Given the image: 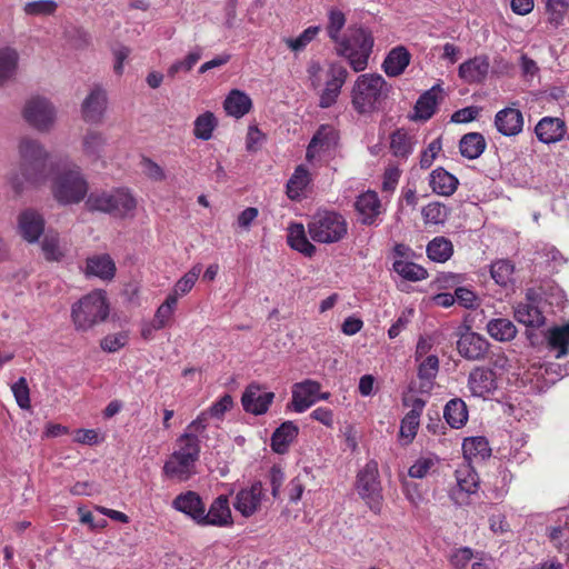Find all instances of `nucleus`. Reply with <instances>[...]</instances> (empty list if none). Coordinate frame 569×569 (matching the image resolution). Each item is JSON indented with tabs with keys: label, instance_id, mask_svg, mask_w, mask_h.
<instances>
[{
	"label": "nucleus",
	"instance_id": "nucleus-1",
	"mask_svg": "<svg viewBox=\"0 0 569 569\" xmlns=\"http://www.w3.org/2000/svg\"><path fill=\"white\" fill-rule=\"evenodd\" d=\"M17 154V164L8 171L6 181L13 194L20 197L30 189L44 186L54 168L50 162V152L36 138H20Z\"/></svg>",
	"mask_w": 569,
	"mask_h": 569
},
{
	"label": "nucleus",
	"instance_id": "nucleus-2",
	"mask_svg": "<svg viewBox=\"0 0 569 569\" xmlns=\"http://www.w3.org/2000/svg\"><path fill=\"white\" fill-rule=\"evenodd\" d=\"M88 191V180L78 164L63 163L56 168L51 193L59 204H78L86 199Z\"/></svg>",
	"mask_w": 569,
	"mask_h": 569
},
{
	"label": "nucleus",
	"instance_id": "nucleus-3",
	"mask_svg": "<svg viewBox=\"0 0 569 569\" xmlns=\"http://www.w3.org/2000/svg\"><path fill=\"white\" fill-rule=\"evenodd\" d=\"M200 456V441L193 432H184L177 439V449L163 466V475L183 482L196 475V462Z\"/></svg>",
	"mask_w": 569,
	"mask_h": 569
},
{
	"label": "nucleus",
	"instance_id": "nucleus-4",
	"mask_svg": "<svg viewBox=\"0 0 569 569\" xmlns=\"http://www.w3.org/2000/svg\"><path fill=\"white\" fill-rule=\"evenodd\" d=\"M391 87L378 73H365L357 78L351 90V103L360 114L378 111L388 98Z\"/></svg>",
	"mask_w": 569,
	"mask_h": 569
},
{
	"label": "nucleus",
	"instance_id": "nucleus-5",
	"mask_svg": "<svg viewBox=\"0 0 569 569\" xmlns=\"http://www.w3.org/2000/svg\"><path fill=\"white\" fill-rule=\"evenodd\" d=\"M110 312L106 292L93 290L71 307V319L78 331H88L106 321Z\"/></svg>",
	"mask_w": 569,
	"mask_h": 569
},
{
	"label": "nucleus",
	"instance_id": "nucleus-6",
	"mask_svg": "<svg viewBox=\"0 0 569 569\" xmlns=\"http://www.w3.org/2000/svg\"><path fill=\"white\" fill-rule=\"evenodd\" d=\"M372 47L371 32L362 27H352L349 28L348 34L338 42L336 50L339 56L348 60L353 71L360 72L368 67Z\"/></svg>",
	"mask_w": 569,
	"mask_h": 569
},
{
	"label": "nucleus",
	"instance_id": "nucleus-7",
	"mask_svg": "<svg viewBox=\"0 0 569 569\" xmlns=\"http://www.w3.org/2000/svg\"><path fill=\"white\" fill-rule=\"evenodd\" d=\"M310 238L318 243H336L341 241L348 232L346 218L333 210H317L308 221Z\"/></svg>",
	"mask_w": 569,
	"mask_h": 569
},
{
	"label": "nucleus",
	"instance_id": "nucleus-8",
	"mask_svg": "<svg viewBox=\"0 0 569 569\" xmlns=\"http://www.w3.org/2000/svg\"><path fill=\"white\" fill-rule=\"evenodd\" d=\"M89 211H100L117 218H124L137 207V200L126 188L109 191H93L86 200Z\"/></svg>",
	"mask_w": 569,
	"mask_h": 569
},
{
	"label": "nucleus",
	"instance_id": "nucleus-9",
	"mask_svg": "<svg viewBox=\"0 0 569 569\" xmlns=\"http://www.w3.org/2000/svg\"><path fill=\"white\" fill-rule=\"evenodd\" d=\"M357 491L375 513L382 507V488L379 480L378 463L373 460L366 463L357 476Z\"/></svg>",
	"mask_w": 569,
	"mask_h": 569
},
{
	"label": "nucleus",
	"instance_id": "nucleus-10",
	"mask_svg": "<svg viewBox=\"0 0 569 569\" xmlns=\"http://www.w3.org/2000/svg\"><path fill=\"white\" fill-rule=\"evenodd\" d=\"M23 119L38 131H48L56 120V110L52 103L41 97L29 99L22 110Z\"/></svg>",
	"mask_w": 569,
	"mask_h": 569
},
{
	"label": "nucleus",
	"instance_id": "nucleus-11",
	"mask_svg": "<svg viewBox=\"0 0 569 569\" xmlns=\"http://www.w3.org/2000/svg\"><path fill=\"white\" fill-rule=\"evenodd\" d=\"M455 475L457 488L450 491V498L458 506L467 505L469 496L478 491L479 477L469 461L461 463Z\"/></svg>",
	"mask_w": 569,
	"mask_h": 569
},
{
	"label": "nucleus",
	"instance_id": "nucleus-12",
	"mask_svg": "<svg viewBox=\"0 0 569 569\" xmlns=\"http://www.w3.org/2000/svg\"><path fill=\"white\" fill-rule=\"evenodd\" d=\"M348 77V70L340 63H330L327 71L326 87L320 94L319 106L329 108L336 103L341 88Z\"/></svg>",
	"mask_w": 569,
	"mask_h": 569
},
{
	"label": "nucleus",
	"instance_id": "nucleus-13",
	"mask_svg": "<svg viewBox=\"0 0 569 569\" xmlns=\"http://www.w3.org/2000/svg\"><path fill=\"white\" fill-rule=\"evenodd\" d=\"M43 216L33 208H27L18 216V230L21 237L30 242H37L44 232Z\"/></svg>",
	"mask_w": 569,
	"mask_h": 569
},
{
	"label": "nucleus",
	"instance_id": "nucleus-14",
	"mask_svg": "<svg viewBox=\"0 0 569 569\" xmlns=\"http://www.w3.org/2000/svg\"><path fill=\"white\" fill-rule=\"evenodd\" d=\"M107 92L100 86H94L81 104L82 118L89 123L101 122L107 109Z\"/></svg>",
	"mask_w": 569,
	"mask_h": 569
},
{
	"label": "nucleus",
	"instance_id": "nucleus-15",
	"mask_svg": "<svg viewBox=\"0 0 569 569\" xmlns=\"http://www.w3.org/2000/svg\"><path fill=\"white\" fill-rule=\"evenodd\" d=\"M262 497V483L260 481H256L249 488L241 489L237 493L233 507L243 517H251L259 510Z\"/></svg>",
	"mask_w": 569,
	"mask_h": 569
},
{
	"label": "nucleus",
	"instance_id": "nucleus-16",
	"mask_svg": "<svg viewBox=\"0 0 569 569\" xmlns=\"http://www.w3.org/2000/svg\"><path fill=\"white\" fill-rule=\"evenodd\" d=\"M321 385L318 381L307 379L292 386V407L296 412H303L316 401Z\"/></svg>",
	"mask_w": 569,
	"mask_h": 569
},
{
	"label": "nucleus",
	"instance_id": "nucleus-17",
	"mask_svg": "<svg viewBox=\"0 0 569 569\" xmlns=\"http://www.w3.org/2000/svg\"><path fill=\"white\" fill-rule=\"evenodd\" d=\"M273 398V392H261L260 386L252 383L246 388L241 403L247 412L259 416L267 412Z\"/></svg>",
	"mask_w": 569,
	"mask_h": 569
},
{
	"label": "nucleus",
	"instance_id": "nucleus-18",
	"mask_svg": "<svg viewBox=\"0 0 569 569\" xmlns=\"http://www.w3.org/2000/svg\"><path fill=\"white\" fill-rule=\"evenodd\" d=\"M439 371V359L435 355L425 358L418 366V383L411 382L410 390L429 395Z\"/></svg>",
	"mask_w": 569,
	"mask_h": 569
},
{
	"label": "nucleus",
	"instance_id": "nucleus-19",
	"mask_svg": "<svg viewBox=\"0 0 569 569\" xmlns=\"http://www.w3.org/2000/svg\"><path fill=\"white\" fill-rule=\"evenodd\" d=\"M495 127L506 137L517 136L522 131L523 116L519 109L505 108L496 113Z\"/></svg>",
	"mask_w": 569,
	"mask_h": 569
},
{
	"label": "nucleus",
	"instance_id": "nucleus-20",
	"mask_svg": "<svg viewBox=\"0 0 569 569\" xmlns=\"http://www.w3.org/2000/svg\"><path fill=\"white\" fill-rule=\"evenodd\" d=\"M355 208L360 216V222L362 224H375L378 216L381 213V203L378 193L371 190L361 193L355 202Z\"/></svg>",
	"mask_w": 569,
	"mask_h": 569
},
{
	"label": "nucleus",
	"instance_id": "nucleus-21",
	"mask_svg": "<svg viewBox=\"0 0 569 569\" xmlns=\"http://www.w3.org/2000/svg\"><path fill=\"white\" fill-rule=\"evenodd\" d=\"M232 523L231 510L227 496H219L211 503L208 512L203 511L201 526L224 527Z\"/></svg>",
	"mask_w": 569,
	"mask_h": 569
},
{
	"label": "nucleus",
	"instance_id": "nucleus-22",
	"mask_svg": "<svg viewBox=\"0 0 569 569\" xmlns=\"http://www.w3.org/2000/svg\"><path fill=\"white\" fill-rule=\"evenodd\" d=\"M172 507L176 510L189 516L192 520L201 526L204 503L197 492L187 491L184 493L178 495L172 501Z\"/></svg>",
	"mask_w": 569,
	"mask_h": 569
},
{
	"label": "nucleus",
	"instance_id": "nucleus-23",
	"mask_svg": "<svg viewBox=\"0 0 569 569\" xmlns=\"http://www.w3.org/2000/svg\"><path fill=\"white\" fill-rule=\"evenodd\" d=\"M488 346V341L475 332L461 336L457 343L460 356L468 360H480L485 358Z\"/></svg>",
	"mask_w": 569,
	"mask_h": 569
},
{
	"label": "nucleus",
	"instance_id": "nucleus-24",
	"mask_svg": "<svg viewBox=\"0 0 569 569\" xmlns=\"http://www.w3.org/2000/svg\"><path fill=\"white\" fill-rule=\"evenodd\" d=\"M468 385L473 396L485 397L496 389L495 372L491 369L478 367L470 372Z\"/></svg>",
	"mask_w": 569,
	"mask_h": 569
},
{
	"label": "nucleus",
	"instance_id": "nucleus-25",
	"mask_svg": "<svg viewBox=\"0 0 569 569\" xmlns=\"http://www.w3.org/2000/svg\"><path fill=\"white\" fill-rule=\"evenodd\" d=\"M535 132L539 141L555 143L563 138L566 126L559 118L545 117L537 123Z\"/></svg>",
	"mask_w": 569,
	"mask_h": 569
},
{
	"label": "nucleus",
	"instance_id": "nucleus-26",
	"mask_svg": "<svg viewBox=\"0 0 569 569\" xmlns=\"http://www.w3.org/2000/svg\"><path fill=\"white\" fill-rule=\"evenodd\" d=\"M489 71V59L477 56L459 66V77L468 83H478L485 80Z\"/></svg>",
	"mask_w": 569,
	"mask_h": 569
},
{
	"label": "nucleus",
	"instance_id": "nucleus-27",
	"mask_svg": "<svg viewBox=\"0 0 569 569\" xmlns=\"http://www.w3.org/2000/svg\"><path fill=\"white\" fill-rule=\"evenodd\" d=\"M116 274V264L112 258L107 254H94L87 258L86 276L98 277L102 280H111Z\"/></svg>",
	"mask_w": 569,
	"mask_h": 569
},
{
	"label": "nucleus",
	"instance_id": "nucleus-28",
	"mask_svg": "<svg viewBox=\"0 0 569 569\" xmlns=\"http://www.w3.org/2000/svg\"><path fill=\"white\" fill-rule=\"evenodd\" d=\"M107 139L103 133L88 130L81 139L82 156L90 162H97L103 157Z\"/></svg>",
	"mask_w": 569,
	"mask_h": 569
},
{
	"label": "nucleus",
	"instance_id": "nucleus-29",
	"mask_svg": "<svg viewBox=\"0 0 569 569\" xmlns=\"http://www.w3.org/2000/svg\"><path fill=\"white\" fill-rule=\"evenodd\" d=\"M442 93L440 84L433 86L423 92L416 102L413 119L429 120L436 112L437 104Z\"/></svg>",
	"mask_w": 569,
	"mask_h": 569
},
{
	"label": "nucleus",
	"instance_id": "nucleus-30",
	"mask_svg": "<svg viewBox=\"0 0 569 569\" xmlns=\"http://www.w3.org/2000/svg\"><path fill=\"white\" fill-rule=\"evenodd\" d=\"M458 184L459 180L442 167H438L430 173L429 186L439 196L449 197L453 194Z\"/></svg>",
	"mask_w": 569,
	"mask_h": 569
},
{
	"label": "nucleus",
	"instance_id": "nucleus-31",
	"mask_svg": "<svg viewBox=\"0 0 569 569\" xmlns=\"http://www.w3.org/2000/svg\"><path fill=\"white\" fill-rule=\"evenodd\" d=\"M410 59V52L403 46H398L387 54L382 69L388 77H398L409 66Z\"/></svg>",
	"mask_w": 569,
	"mask_h": 569
},
{
	"label": "nucleus",
	"instance_id": "nucleus-32",
	"mask_svg": "<svg viewBox=\"0 0 569 569\" xmlns=\"http://www.w3.org/2000/svg\"><path fill=\"white\" fill-rule=\"evenodd\" d=\"M287 242L293 250L309 258L312 257L317 250L315 244L308 240L302 223L295 222L288 227Z\"/></svg>",
	"mask_w": 569,
	"mask_h": 569
},
{
	"label": "nucleus",
	"instance_id": "nucleus-33",
	"mask_svg": "<svg viewBox=\"0 0 569 569\" xmlns=\"http://www.w3.org/2000/svg\"><path fill=\"white\" fill-rule=\"evenodd\" d=\"M299 428L292 421H286L278 427L271 437V448L277 453L287 452L289 446L297 438Z\"/></svg>",
	"mask_w": 569,
	"mask_h": 569
},
{
	"label": "nucleus",
	"instance_id": "nucleus-34",
	"mask_svg": "<svg viewBox=\"0 0 569 569\" xmlns=\"http://www.w3.org/2000/svg\"><path fill=\"white\" fill-rule=\"evenodd\" d=\"M251 107L252 101L250 97L238 89L231 90L223 102L227 114L237 119L247 114Z\"/></svg>",
	"mask_w": 569,
	"mask_h": 569
},
{
	"label": "nucleus",
	"instance_id": "nucleus-35",
	"mask_svg": "<svg viewBox=\"0 0 569 569\" xmlns=\"http://www.w3.org/2000/svg\"><path fill=\"white\" fill-rule=\"evenodd\" d=\"M548 347L556 351V358L567 356L569 349V323L556 326L547 332Z\"/></svg>",
	"mask_w": 569,
	"mask_h": 569
},
{
	"label": "nucleus",
	"instance_id": "nucleus-36",
	"mask_svg": "<svg viewBox=\"0 0 569 569\" xmlns=\"http://www.w3.org/2000/svg\"><path fill=\"white\" fill-rule=\"evenodd\" d=\"M18 52L12 48L0 49V87L12 81L18 69Z\"/></svg>",
	"mask_w": 569,
	"mask_h": 569
},
{
	"label": "nucleus",
	"instance_id": "nucleus-37",
	"mask_svg": "<svg viewBox=\"0 0 569 569\" xmlns=\"http://www.w3.org/2000/svg\"><path fill=\"white\" fill-rule=\"evenodd\" d=\"M486 149L485 137L479 132H469L461 137L459 150L462 157L473 160L479 158Z\"/></svg>",
	"mask_w": 569,
	"mask_h": 569
},
{
	"label": "nucleus",
	"instance_id": "nucleus-38",
	"mask_svg": "<svg viewBox=\"0 0 569 569\" xmlns=\"http://www.w3.org/2000/svg\"><path fill=\"white\" fill-rule=\"evenodd\" d=\"M443 417L451 428H461L468 420V409L463 400L451 399L443 409Z\"/></svg>",
	"mask_w": 569,
	"mask_h": 569
},
{
	"label": "nucleus",
	"instance_id": "nucleus-39",
	"mask_svg": "<svg viewBox=\"0 0 569 569\" xmlns=\"http://www.w3.org/2000/svg\"><path fill=\"white\" fill-rule=\"evenodd\" d=\"M487 332L497 341H511L517 336L513 322L506 318L491 319L487 323Z\"/></svg>",
	"mask_w": 569,
	"mask_h": 569
},
{
	"label": "nucleus",
	"instance_id": "nucleus-40",
	"mask_svg": "<svg viewBox=\"0 0 569 569\" xmlns=\"http://www.w3.org/2000/svg\"><path fill=\"white\" fill-rule=\"evenodd\" d=\"M463 457L470 462L471 459L480 458L481 460L490 457L491 449L485 437L466 438L462 442Z\"/></svg>",
	"mask_w": 569,
	"mask_h": 569
},
{
	"label": "nucleus",
	"instance_id": "nucleus-41",
	"mask_svg": "<svg viewBox=\"0 0 569 569\" xmlns=\"http://www.w3.org/2000/svg\"><path fill=\"white\" fill-rule=\"evenodd\" d=\"M427 256L435 262H446L453 254L452 242L442 236L433 238L427 246Z\"/></svg>",
	"mask_w": 569,
	"mask_h": 569
},
{
	"label": "nucleus",
	"instance_id": "nucleus-42",
	"mask_svg": "<svg viewBox=\"0 0 569 569\" xmlns=\"http://www.w3.org/2000/svg\"><path fill=\"white\" fill-rule=\"evenodd\" d=\"M515 318L526 327L539 328L545 323L542 312L531 303H519L515 308Z\"/></svg>",
	"mask_w": 569,
	"mask_h": 569
},
{
	"label": "nucleus",
	"instance_id": "nucleus-43",
	"mask_svg": "<svg viewBox=\"0 0 569 569\" xmlns=\"http://www.w3.org/2000/svg\"><path fill=\"white\" fill-rule=\"evenodd\" d=\"M413 146V138L405 129H398L390 136V150L397 158L406 159L412 152Z\"/></svg>",
	"mask_w": 569,
	"mask_h": 569
},
{
	"label": "nucleus",
	"instance_id": "nucleus-44",
	"mask_svg": "<svg viewBox=\"0 0 569 569\" xmlns=\"http://www.w3.org/2000/svg\"><path fill=\"white\" fill-rule=\"evenodd\" d=\"M41 250L47 261H60L66 254V249L60 243L59 234L48 231L42 241Z\"/></svg>",
	"mask_w": 569,
	"mask_h": 569
},
{
	"label": "nucleus",
	"instance_id": "nucleus-45",
	"mask_svg": "<svg viewBox=\"0 0 569 569\" xmlns=\"http://www.w3.org/2000/svg\"><path fill=\"white\" fill-rule=\"evenodd\" d=\"M515 266L507 259L495 261L490 267L491 278L498 286L507 288L513 282Z\"/></svg>",
	"mask_w": 569,
	"mask_h": 569
},
{
	"label": "nucleus",
	"instance_id": "nucleus-46",
	"mask_svg": "<svg viewBox=\"0 0 569 569\" xmlns=\"http://www.w3.org/2000/svg\"><path fill=\"white\" fill-rule=\"evenodd\" d=\"M310 173L303 166H298L287 183V194L290 199H298L310 182Z\"/></svg>",
	"mask_w": 569,
	"mask_h": 569
},
{
	"label": "nucleus",
	"instance_id": "nucleus-47",
	"mask_svg": "<svg viewBox=\"0 0 569 569\" xmlns=\"http://www.w3.org/2000/svg\"><path fill=\"white\" fill-rule=\"evenodd\" d=\"M393 270L401 278L409 281H420L428 277V272L423 267L406 260H396L393 262Z\"/></svg>",
	"mask_w": 569,
	"mask_h": 569
},
{
	"label": "nucleus",
	"instance_id": "nucleus-48",
	"mask_svg": "<svg viewBox=\"0 0 569 569\" xmlns=\"http://www.w3.org/2000/svg\"><path fill=\"white\" fill-rule=\"evenodd\" d=\"M217 124L218 122L214 114L210 111H207L196 118L193 134L196 138L207 141L211 139L212 132Z\"/></svg>",
	"mask_w": 569,
	"mask_h": 569
},
{
	"label": "nucleus",
	"instance_id": "nucleus-49",
	"mask_svg": "<svg viewBox=\"0 0 569 569\" xmlns=\"http://www.w3.org/2000/svg\"><path fill=\"white\" fill-rule=\"evenodd\" d=\"M421 214L426 224L443 223L449 214V209L440 202H430L421 210Z\"/></svg>",
	"mask_w": 569,
	"mask_h": 569
},
{
	"label": "nucleus",
	"instance_id": "nucleus-50",
	"mask_svg": "<svg viewBox=\"0 0 569 569\" xmlns=\"http://www.w3.org/2000/svg\"><path fill=\"white\" fill-rule=\"evenodd\" d=\"M313 144H316L321 150H329L335 147L338 142V133L333 127L329 124H322L316 131L313 137Z\"/></svg>",
	"mask_w": 569,
	"mask_h": 569
},
{
	"label": "nucleus",
	"instance_id": "nucleus-51",
	"mask_svg": "<svg viewBox=\"0 0 569 569\" xmlns=\"http://www.w3.org/2000/svg\"><path fill=\"white\" fill-rule=\"evenodd\" d=\"M346 24V16L345 13L337 9L331 8L328 12V24H327V33L328 37L335 41L337 44L341 40L339 34Z\"/></svg>",
	"mask_w": 569,
	"mask_h": 569
},
{
	"label": "nucleus",
	"instance_id": "nucleus-52",
	"mask_svg": "<svg viewBox=\"0 0 569 569\" xmlns=\"http://www.w3.org/2000/svg\"><path fill=\"white\" fill-rule=\"evenodd\" d=\"M546 8L549 22L555 27H559L562 24L569 9V0H547Z\"/></svg>",
	"mask_w": 569,
	"mask_h": 569
},
{
	"label": "nucleus",
	"instance_id": "nucleus-53",
	"mask_svg": "<svg viewBox=\"0 0 569 569\" xmlns=\"http://www.w3.org/2000/svg\"><path fill=\"white\" fill-rule=\"evenodd\" d=\"M58 9V3L53 0H38L27 2L23 11L27 16H52Z\"/></svg>",
	"mask_w": 569,
	"mask_h": 569
},
{
	"label": "nucleus",
	"instance_id": "nucleus-54",
	"mask_svg": "<svg viewBox=\"0 0 569 569\" xmlns=\"http://www.w3.org/2000/svg\"><path fill=\"white\" fill-rule=\"evenodd\" d=\"M201 58V49L197 48L196 50L188 53V56L183 60H178L174 63H172L168 69V77L174 78L176 74L180 71L188 72L190 71L196 63Z\"/></svg>",
	"mask_w": 569,
	"mask_h": 569
},
{
	"label": "nucleus",
	"instance_id": "nucleus-55",
	"mask_svg": "<svg viewBox=\"0 0 569 569\" xmlns=\"http://www.w3.org/2000/svg\"><path fill=\"white\" fill-rule=\"evenodd\" d=\"M319 31L320 27L311 26L297 38H286L284 42L292 51H301L316 38Z\"/></svg>",
	"mask_w": 569,
	"mask_h": 569
},
{
	"label": "nucleus",
	"instance_id": "nucleus-56",
	"mask_svg": "<svg viewBox=\"0 0 569 569\" xmlns=\"http://www.w3.org/2000/svg\"><path fill=\"white\" fill-rule=\"evenodd\" d=\"M201 273V266H193L182 278H180L174 284L173 290L180 296L188 293L194 286Z\"/></svg>",
	"mask_w": 569,
	"mask_h": 569
},
{
	"label": "nucleus",
	"instance_id": "nucleus-57",
	"mask_svg": "<svg viewBox=\"0 0 569 569\" xmlns=\"http://www.w3.org/2000/svg\"><path fill=\"white\" fill-rule=\"evenodd\" d=\"M128 340H129L128 333L126 331H121V332L106 336L101 340L100 347L103 351L116 352V351L120 350L121 348H123L128 343Z\"/></svg>",
	"mask_w": 569,
	"mask_h": 569
},
{
	"label": "nucleus",
	"instance_id": "nucleus-58",
	"mask_svg": "<svg viewBox=\"0 0 569 569\" xmlns=\"http://www.w3.org/2000/svg\"><path fill=\"white\" fill-rule=\"evenodd\" d=\"M13 396L18 406L21 409L30 408V390L28 387L27 379L24 377L19 378L11 387Z\"/></svg>",
	"mask_w": 569,
	"mask_h": 569
},
{
	"label": "nucleus",
	"instance_id": "nucleus-59",
	"mask_svg": "<svg viewBox=\"0 0 569 569\" xmlns=\"http://www.w3.org/2000/svg\"><path fill=\"white\" fill-rule=\"evenodd\" d=\"M419 421L420 417H417L413 413H407L402 419L400 426V436L406 438L408 442H410L417 435Z\"/></svg>",
	"mask_w": 569,
	"mask_h": 569
},
{
	"label": "nucleus",
	"instance_id": "nucleus-60",
	"mask_svg": "<svg viewBox=\"0 0 569 569\" xmlns=\"http://www.w3.org/2000/svg\"><path fill=\"white\" fill-rule=\"evenodd\" d=\"M435 466V460L432 458L422 457L419 458L410 468L409 476L411 478L421 479L427 476L429 470Z\"/></svg>",
	"mask_w": 569,
	"mask_h": 569
},
{
	"label": "nucleus",
	"instance_id": "nucleus-61",
	"mask_svg": "<svg viewBox=\"0 0 569 569\" xmlns=\"http://www.w3.org/2000/svg\"><path fill=\"white\" fill-rule=\"evenodd\" d=\"M233 400L230 395H224L217 402L212 403V406L206 410L209 417H213L217 419L222 418V416L232 408Z\"/></svg>",
	"mask_w": 569,
	"mask_h": 569
},
{
	"label": "nucleus",
	"instance_id": "nucleus-62",
	"mask_svg": "<svg viewBox=\"0 0 569 569\" xmlns=\"http://www.w3.org/2000/svg\"><path fill=\"white\" fill-rule=\"evenodd\" d=\"M441 150L440 139L431 141L428 148L421 153L420 167L421 169H428L433 163L438 152Z\"/></svg>",
	"mask_w": 569,
	"mask_h": 569
},
{
	"label": "nucleus",
	"instance_id": "nucleus-63",
	"mask_svg": "<svg viewBox=\"0 0 569 569\" xmlns=\"http://www.w3.org/2000/svg\"><path fill=\"white\" fill-rule=\"evenodd\" d=\"M268 477L271 486L272 497L277 499L279 498L280 488L284 481V473L279 466H272Z\"/></svg>",
	"mask_w": 569,
	"mask_h": 569
},
{
	"label": "nucleus",
	"instance_id": "nucleus-64",
	"mask_svg": "<svg viewBox=\"0 0 569 569\" xmlns=\"http://www.w3.org/2000/svg\"><path fill=\"white\" fill-rule=\"evenodd\" d=\"M473 553L468 547L457 549L450 557L451 565L457 569H463L471 560Z\"/></svg>",
	"mask_w": 569,
	"mask_h": 569
}]
</instances>
